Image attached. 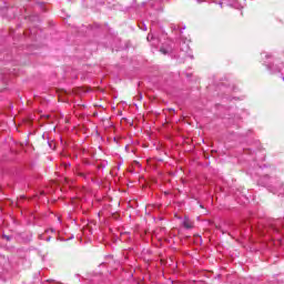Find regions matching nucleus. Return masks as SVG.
Listing matches in <instances>:
<instances>
[{
	"label": "nucleus",
	"mask_w": 284,
	"mask_h": 284,
	"mask_svg": "<svg viewBox=\"0 0 284 284\" xmlns=\"http://www.w3.org/2000/svg\"><path fill=\"white\" fill-rule=\"evenodd\" d=\"M162 1H165L168 3V1H170V0H162Z\"/></svg>",
	"instance_id": "4"
},
{
	"label": "nucleus",
	"mask_w": 284,
	"mask_h": 284,
	"mask_svg": "<svg viewBox=\"0 0 284 284\" xmlns=\"http://www.w3.org/2000/svg\"><path fill=\"white\" fill-rule=\"evenodd\" d=\"M183 226L186 230H192L194 227V223H192V221H190V219L185 217L183 221Z\"/></svg>",
	"instance_id": "2"
},
{
	"label": "nucleus",
	"mask_w": 284,
	"mask_h": 284,
	"mask_svg": "<svg viewBox=\"0 0 284 284\" xmlns=\"http://www.w3.org/2000/svg\"><path fill=\"white\" fill-rule=\"evenodd\" d=\"M267 69L272 71L273 74H276L277 72L282 73V79L284 81V63H280V65H267Z\"/></svg>",
	"instance_id": "1"
},
{
	"label": "nucleus",
	"mask_w": 284,
	"mask_h": 284,
	"mask_svg": "<svg viewBox=\"0 0 284 284\" xmlns=\"http://www.w3.org/2000/svg\"><path fill=\"white\" fill-rule=\"evenodd\" d=\"M174 30H179V27H176V24H172V27Z\"/></svg>",
	"instance_id": "3"
},
{
	"label": "nucleus",
	"mask_w": 284,
	"mask_h": 284,
	"mask_svg": "<svg viewBox=\"0 0 284 284\" xmlns=\"http://www.w3.org/2000/svg\"><path fill=\"white\" fill-rule=\"evenodd\" d=\"M7 239V241H10V237H6Z\"/></svg>",
	"instance_id": "5"
}]
</instances>
